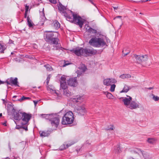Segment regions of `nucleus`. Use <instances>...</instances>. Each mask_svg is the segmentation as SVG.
Segmentation results:
<instances>
[{
    "label": "nucleus",
    "instance_id": "1",
    "mask_svg": "<svg viewBox=\"0 0 159 159\" xmlns=\"http://www.w3.org/2000/svg\"><path fill=\"white\" fill-rule=\"evenodd\" d=\"M58 7L59 10L64 14V16L66 17L67 20L77 24L80 28L82 27L84 22V20L79 15L74 13L72 11H70V12L72 14L73 17V18H72L66 13V8L61 3H59L58 5Z\"/></svg>",
    "mask_w": 159,
    "mask_h": 159
},
{
    "label": "nucleus",
    "instance_id": "2",
    "mask_svg": "<svg viewBox=\"0 0 159 159\" xmlns=\"http://www.w3.org/2000/svg\"><path fill=\"white\" fill-rule=\"evenodd\" d=\"M70 52L72 53H74L78 56L82 55L85 57H88L92 55L95 54L97 52V51L93 48H84L79 47L70 50Z\"/></svg>",
    "mask_w": 159,
    "mask_h": 159
},
{
    "label": "nucleus",
    "instance_id": "3",
    "mask_svg": "<svg viewBox=\"0 0 159 159\" xmlns=\"http://www.w3.org/2000/svg\"><path fill=\"white\" fill-rule=\"evenodd\" d=\"M90 45L94 47L100 48L104 46L106 43L102 38L93 37L89 41Z\"/></svg>",
    "mask_w": 159,
    "mask_h": 159
},
{
    "label": "nucleus",
    "instance_id": "4",
    "mask_svg": "<svg viewBox=\"0 0 159 159\" xmlns=\"http://www.w3.org/2000/svg\"><path fill=\"white\" fill-rule=\"evenodd\" d=\"M60 120H53L51 121V123L52 126H54L53 129L50 128L47 130L40 131H39L40 136L42 137H44L49 136L53 132L56 130L59 123Z\"/></svg>",
    "mask_w": 159,
    "mask_h": 159
},
{
    "label": "nucleus",
    "instance_id": "5",
    "mask_svg": "<svg viewBox=\"0 0 159 159\" xmlns=\"http://www.w3.org/2000/svg\"><path fill=\"white\" fill-rule=\"evenodd\" d=\"M134 57L136 59L137 62L141 64L143 62L146 61L148 59V56L147 55H138L134 54Z\"/></svg>",
    "mask_w": 159,
    "mask_h": 159
},
{
    "label": "nucleus",
    "instance_id": "6",
    "mask_svg": "<svg viewBox=\"0 0 159 159\" xmlns=\"http://www.w3.org/2000/svg\"><path fill=\"white\" fill-rule=\"evenodd\" d=\"M59 41V40L58 39L55 38H53L51 39V40L48 42L51 44H54V48L53 49H54L57 50L61 48V45L60 44L58 43Z\"/></svg>",
    "mask_w": 159,
    "mask_h": 159
},
{
    "label": "nucleus",
    "instance_id": "7",
    "mask_svg": "<svg viewBox=\"0 0 159 159\" xmlns=\"http://www.w3.org/2000/svg\"><path fill=\"white\" fill-rule=\"evenodd\" d=\"M17 80L18 79L17 78H14L12 77H11L7 80L6 82L8 84L19 86Z\"/></svg>",
    "mask_w": 159,
    "mask_h": 159
},
{
    "label": "nucleus",
    "instance_id": "8",
    "mask_svg": "<svg viewBox=\"0 0 159 159\" xmlns=\"http://www.w3.org/2000/svg\"><path fill=\"white\" fill-rule=\"evenodd\" d=\"M76 111L80 115H84L86 112V110L84 105L78 106L76 108Z\"/></svg>",
    "mask_w": 159,
    "mask_h": 159
},
{
    "label": "nucleus",
    "instance_id": "9",
    "mask_svg": "<svg viewBox=\"0 0 159 159\" xmlns=\"http://www.w3.org/2000/svg\"><path fill=\"white\" fill-rule=\"evenodd\" d=\"M8 107L11 109V113L12 114V116L14 117L15 119H18L19 116V113L16 111L15 109L14 108L13 105L12 104H9Z\"/></svg>",
    "mask_w": 159,
    "mask_h": 159
},
{
    "label": "nucleus",
    "instance_id": "10",
    "mask_svg": "<svg viewBox=\"0 0 159 159\" xmlns=\"http://www.w3.org/2000/svg\"><path fill=\"white\" fill-rule=\"evenodd\" d=\"M117 82V81L114 79L107 78L104 80L103 83L104 85L107 86L111 85V84L116 83Z\"/></svg>",
    "mask_w": 159,
    "mask_h": 159
},
{
    "label": "nucleus",
    "instance_id": "11",
    "mask_svg": "<svg viewBox=\"0 0 159 159\" xmlns=\"http://www.w3.org/2000/svg\"><path fill=\"white\" fill-rule=\"evenodd\" d=\"M66 78L64 76H61L60 80L61 88L63 90H66L67 88V86L66 82Z\"/></svg>",
    "mask_w": 159,
    "mask_h": 159
},
{
    "label": "nucleus",
    "instance_id": "12",
    "mask_svg": "<svg viewBox=\"0 0 159 159\" xmlns=\"http://www.w3.org/2000/svg\"><path fill=\"white\" fill-rule=\"evenodd\" d=\"M63 111H61L57 113L51 114V116L53 117L55 119H59L62 118V119H64V113H62Z\"/></svg>",
    "mask_w": 159,
    "mask_h": 159
},
{
    "label": "nucleus",
    "instance_id": "13",
    "mask_svg": "<svg viewBox=\"0 0 159 159\" xmlns=\"http://www.w3.org/2000/svg\"><path fill=\"white\" fill-rule=\"evenodd\" d=\"M64 119H74L75 118L73 112L71 111H69L66 113H64Z\"/></svg>",
    "mask_w": 159,
    "mask_h": 159
},
{
    "label": "nucleus",
    "instance_id": "14",
    "mask_svg": "<svg viewBox=\"0 0 159 159\" xmlns=\"http://www.w3.org/2000/svg\"><path fill=\"white\" fill-rule=\"evenodd\" d=\"M45 32L48 33L45 34L46 37L45 39L46 41L48 42L51 39L53 38V37L54 36V34L52 33V31H46Z\"/></svg>",
    "mask_w": 159,
    "mask_h": 159
},
{
    "label": "nucleus",
    "instance_id": "15",
    "mask_svg": "<svg viewBox=\"0 0 159 159\" xmlns=\"http://www.w3.org/2000/svg\"><path fill=\"white\" fill-rule=\"evenodd\" d=\"M67 83L70 86H76L77 85L76 77L70 79Z\"/></svg>",
    "mask_w": 159,
    "mask_h": 159
},
{
    "label": "nucleus",
    "instance_id": "16",
    "mask_svg": "<svg viewBox=\"0 0 159 159\" xmlns=\"http://www.w3.org/2000/svg\"><path fill=\"white\" fill-rule=\"evenodd\" d=\"M139 107V103L136 102L135 101H131L128 108L131 109H133L138 108Z\"/></svg>",
    "mask_w": 159,
    "mask_h": 159
},
{
    "label": "nucleus",
    "instance_id": "17",
    "mask_svg": "<svg viewBox=\"0 0 159 159\" xmlns=\"http://www.w3.org/2000/svg\"><path fill=\"white\" fill-rule=\"evenodd\" d=\"M127 96L128 97V98H123V101L124 102L125 105V106L126 107H128L132 100V98L131 97L127 95Z\"/></svg>",
    "mask_w": 159,
    "mask_h": 159
},
{
    "label": "nucleus",
    "instance_id": "18",
    "mask_svg": "<svg viewBox=\"0 0 159 159\" xmlns=\"http://www.w3.org/2000/svg\"><path fill=\"white\" fill-rule=\"evenodd\" d=\"M18 120V122L19 123L21 126L23 127H26L28 128V122L29 120Z\"/></svg>",
    "mask_w": 159,
    "mask_h": 159
},
{
    "label": "nucleus",
    "instance_id": "19",
    "mask_svg": "<svg viewBox=\"0 0 159 159\" xmlns=\"http://www.w3.org/2000/svg\"><path fill=\"white\" fill-rule=\"evenodd\" d=\"M19 113L20 114H21L22 116L24 117V118L22 119H30L32 115L30 114L21 112Z\"/></svg>",
    "mask_w": 159,
    "mask_h": 159
},
{
    "label": "nucleus",
    "instance_id": "20",
    "mask_svg": "<svg viewBox=\"0 0 159 159\" xmlns=\"http://www.w3.org/2000/svg\"><path fill=\"white\" fill-rule=\"evenodd\" d=\"M15 122L16 124V128L17 129H23L25 130V131H27L28 130V128L25 127H23L22 126H21L20 124L19 123H18V120H16V121H14Z\"/></svg>",
    "mask_w": 159,
    "mask_h": 159
},
{
    "label": "nucleus",
    "instance_id": "21",
    "mask_svg": "<svg viewBox=\"0 0 159 159\" xmlns=\"http://www.w3.org/2000/svg\"><path fill=\"white\" fill-rule=\"evenodd\" d=\"M87 68L84 65H82L80 67V70H77V71L78 74V76L79 75H80L83 72H84L86 70Z\"/></svg>",
    "mask_w": 159,
    "mask_h": 159
},
{
    "label": "nucleus",
    "instance_id": "22",
    "mask_svg": "<svg viewBox=\"0 0 159 159\" xmlns=\"http://www.w3.org/2000/svg\"><path fill=\"white\" fill-rule=\"evenodd\" d=\"M52 26L56 29L59 28L60 26V24L57 20L54 21L52 23Z\"/></svg>",
    "mask_w": 159,
    "mask_h": 159
},
{
    "label": "nucleus",
    "instance_id": "23",
    "mask_svg": "<svg viewBox=\"0 0 159 159\" xmlns=\"http://www.w3.org/2000/svg\"><path fill=\"white\" fill-rule=\"evenodd\" d=\"M74 120H62L61 123L62 125L70 124L73 123Z\"/></svg>",
    "mask_w": 159,
    "mask_h": 159
},
{
    "label": "nucleus",
    "instance_id": "24",
    "mask_svg": "<svg viewBox=\"0 0 159 159\" xmlns=\"http://www.w3.org/2000/svg\"><path fill=\"white\" fill-rule=\"evenodd\" d=\"M157 139L154 138H148L147 139V142L149 143L153 144L155 143Z\"/></svg>",
    "mask_w": 159,
    "mask_h": 159
},
{
    "label": "nucleus",
    "instance_id": "25",
    "mask_svg": "<svg viewBox=\"0 0 159 159\" xmlns=\"http://www.w3.org/2000/svg\"><path fill=\"white\" fill-rule=\"evenodd\" d=\"M129 89V87L127 85L125 84L124 85L123 89L120 91V93L123 92L127 93Z\"/></svg>",
    "mask_w": 159,
    "mask_h": 159
},
{
    "label": "nucleus",
    "instance_id": "26",
    "mask_svg": "<svg viewBox=\"0 0 159 159\" xmlns=\"http://www.w3.org/2000/svg\"><path fill=\"white\" fill-rule=\"evenodd\" d=\"M27 24L30 27H33L34 24L32 22L29 16L27 17Z\"/></svg>",
    "mask_w": 159,
    "mask_h": 159
},
{
    "label": "nucleus",
    "instance_id": "27",
    "mask_svg": "<svg viewBox=\"0 0 159 159\" xmlns=\"http://www.w3.org/2000/svg\"><path fill=\"white\" fill-rule=\"evenodd\" d=\"M87 31L88 32H89L92 34H96V35H98L97 31L96 30L93 29L91 27H89L88 30Z\"/></svg>",
    "mask_w": 159,
    "mask_h": 159
},
{
    "label": "nucleus",
    "instance_id": "28",
    "mask_svg": "<svg viewBox=\"0 0 159 159\" xmlns=\"http://www.w3.org/2000/svg\"><path fill=\"white\" fill-rule=\"evenodd\" d=\"M131 77V75L129 74H123L120 76V77L123 79L129 78Z\"/></svg>",
    "mask_w": 159,
    "mask_h": 159
},
{
    "label": "nucleus",
    "instance_id": "29",
    "mask_svg": "<svg viewBox=\"0 0 159 159\" xmlns=\"http://www.w3.org/2000/svg\"><path fill=\"white\" fill-rule=\"evenodd\" d=\"M39 116L41 117L42 118H45L46 119H47L48 118V116H51V114H38Z\"/></svg>",
    "mask_w": 159,
    "mask_h": 159
},
{
    "label": "nucleus",
    "instance_id": "30",
    "mask_svg": "<svg viewBox=\"0 0 159 159\" xmlns=\"http://www.w3.org/2000/svg\"><path fill=\"white\" fill-rule=\"evenodd\" d=\"M7 47L6 45H2L0 44V52L1 53H3L4 50Z\"/></svg>",
    "mask_w": 159,
    "mask_h": 159
},
{
    "label": "nucleus",
    "instance_id": "31",
    "mask_svg": "<svg viewBox=\"0 0 159 159\" xmlns=\"http://www.w3.org/2000/svg\"><path fill=\"white\" fill-rule=\"evenodd\" d=\"M44 66L46 68L47 71H51L52 70V67L49 64L44 65Z\"/></svg>",
    "mask_w": 159,
    "mask_h": 159
},
{
    "label": "nucleus",
    "instance_id": "32",
    "mask_svg": "<svg viewBox=\"0 0 159 159\" xmlns=\"http://www.w3.org/2000/svg\"><path fill=\"white\" fill-rule=\"evenodd\" d=\"M115 152L117 153L120 152L121 151V148L119 145H117L115 148Z\"/></svg>",
    "mask_w": 159,
    "mask_h": 159
},
{
    "label": "nucleus",
    "instance_id": "33",
    "mask_svg": "<svg viewBox=\"0 0 159 159\" xmlns=\"http://www.w3.org/2000/svg\"><path fill=\"white\" fill-rule=\"evenodd\" d=\"M130 52V50L127 49H123L122 51L123 54H124V56H125L129 54Z\"/></svg>",
    "mask_w": 159,
    "mask_h": 159
},
{
    "label": "nucleus",
    "instance_id": "34",
    "mask_svg": "<svg viewBox=\"0 0 159 159\" xmlns=\"http://www.w3.org/2000/svg\"><path fill=\"white\" fill-rule=\"evenodd\" d=\"M105 94L106 95L107 97L109 99L112 98L113 96L111 93L109 92H105Z\"/></svg>",
    "mask_w": 159,
    "mask_h": 159
},
{
    "label": "nucleus",
    "instance_id": "35",
    "mask_svg": "<svg viewBox=\"0 0 159 159\" xmlns=\"http://www.w3.org/2000/svg\"><path fill=\"white\" fill-rule=\"evenodd\" d=\"M151 96H152V99L155 101H157L159 100V97L157 96H155L153 94H151Z\"/></svg>",
    "mask_w": 159,
    "mask_h": 159
},
{
    "label": "nucleus",
    "instance_id": "36",
    "mask_svg": "<svg viewBox=\"0 0 159 159\" xmlns=\"http://www.w3.org/2000/svg\"><path fill=\"white\" fill-rule=\"evenodd\" d=\"M74 144V143H71V144H66V146H65V145H63L64 146V148H61V147L60 148V149L61 150H62L64 149H66L67 148H68V147H69L71 145H73V144Z\"/></svg>",
    "mask_w": 159,
    "mask_h": 159
},
{
    "label": "nucleus",
    "instance_id": "37",
    "mask_svg": "<svg viewBox=\"0 0 159 159\" xmlns=\"http://www.w3.org/2000/svg\"><path fill=\"white\" fill-rule=\"evenodd\" d=\"M81 98L80 96H77L75 98H73V101L76 102H79V100H80Z\"/></svg>",
    "mask_w": 159,
    "mask_h": 159
},
{
    "label": "nucleus",
    "instance_id": "38",
    "mask_svg": "<svg viewBox=\"0 0 159 159\" xmlns=\"http://www.w3.org/2000/svg\"><path fill=\"white\" fill-rule=\"evenodd\" d=\"M115 129L114 126L113 125H110L107 127L106 129L107 130H113Z\"/></svg>",
    "mask_w": 159,
    "mask_h": 159
},
{
    "label": "nucleus",
    "instance_id": "39",
    "mask_svg": "<svg viewBox=\"0 0 159 159\" xmlns=\"http://www.w3.org/2000/svg\"><path fill=\"white\" fill-rule=\"evenodd\" d=\"M64 94L67 96H69L70 95V93H69V91L67 89L66 90H63Z\"/></svg>",
    "mask_w": 159,
    "mask_h": 159
},
{
    "label": "nucleus",
    "instance_id": "40",
    "mask_svg": "<svg viewBox=\"0 0 159 159\" xmlns=\"http://www.w3.org/2000/svg\"><path fill=\"white\" fill-rule=\"evenodd\" d=\"M116 87V85L115 84H113L111 85V87L110 90L111 92H113L115 91V88Z\"/></svg>",
    "mask_w": 159,
    "mask_h": 159
},
{
    "label": "nucleus",
    "instance_id": "41",
    "mask_svg": "<svg viewBox=\"0 0 159 159\" xmlns=\"http://www.w3.org/2000/svg\"><path fill=\"white\" fill-rule=\"evenodd\" d=\"M30 99V98L29 97H24V96H23V97H22V98H21L19 99L18 100L20 101H22L23 100L25 99Z\"/></svg>",
    "mask_w": 159,
    "mask_h": 159
},
{
    "label": "nucleus",
    "instance_id": "42",
    "mask_svg": "<svg viewBox=\"0 0 159 159\" xmlns=\"http://www.w3.org/2000/svg\"><path fill=\"white\" fill-rule=\"evenodd\" d=\"M42 14V15H41V18L43 19V21H44L45 19H46V17H45V14L44 13V11L42 12V13H41V14Z\"/></svg>",
    "mask_w": 159,
    "mask_h": 159
},
{
    "label": "nucleus",
    "instance_id": "43",
    "mask_svg": "<svg viewBox=\"0 0 159 159\" xmlns=\"http://www.w3.org/2000/svg\"><path fill=\"white\" fill-rule=\"evenodd\" d=\"M51 76L50 75H48V76L47 77V81H46V83L47 84H48V83H49V81L51 77Z\"/></svg>",
    "mask_w": 159,
    "mask_h": 159
},
{
    "label": "nucleus",
    "instance_id": "44",
    "mask_svg": "<svg viewBox=\"0 0 159 159\" xmlns=\"http://www.w3.org/2000/svg\"><path fill=\"white\" fill-rule=\"evenodd\" d=\"M51 3L53 4H56L57 3L56 0H48Z\"/></svg>",
    "mask_w": 159,
    "mask_h": 159
},
{
    "label": "nucleus",
    "instance_id": "45",
    "mask_svg": "<svg viewBox=\"0 0 159 159\" xmlns=\"http://www.w3.org/2000/svg\"><path fill=\"white\" fill-rule=\"evenodd\" d=\"M70 64V63H69L68 62H65L64 64L63 65V66L65 67L66 66H67Z\"/></svg>",
    "mask_w": 159,
    "mask_h": 159
},
{
    "label": "nucleus",
    "instance_id": "46",
    "mask_svg": "<svg viewBox=\"0 0 159 159\" xmlns=\"http://www.w3.org/2000/svg\"><path fill=\"white\" fill-rule=\"evenodd\" d=\"M29 8V6H27V5H26L25 6V11H26V12H28V11Z\"/></svg>",
    "mask_w": 159,
    "mask_h": 159
},
{
    "label": "nucleus",
    "instance_id": "47",
    "mask_svg": "<svg viewBox=\"0 0 159 159\" xmlns=\"http://www.w3.org/2000/svg\"><path fill=\"white\" fill-rule=\"evenodd\" d=\"M6 123H7V121H5V122H4L3 123H2V125H3L4 126H7Z\"/></svg>",
    "mask_w": 159,
    "mask_h": 159
},
{
    "label": "nucleus",
    "instance_id": "48",
    "mask_svg": "<svg viewBox=\"0 0 159 159\" xmlns=\"http://www.w3.org/2000/svg\"><path fill=\"white\" fill-rule=\"evenodd\" d=\"M33 102H34V103L35 106H36V104H37V103L38 102V101H34Z\"/></svg>",
    "mask_w": 159,
    "mask_h": 159
},
{
    "label": "nucleus",
    "instance_id": "49",
    "mask_svg": "<svg viewBox=\"0 0 159 159\" xmlns=\"http://www.w3.org/2000/svg\"><path fill=\"white\" fill-rule=\"evenodd\" d=\"M89 1L92 4L94 5V3L93 2V0H89Z\"/></svg>",
    "mask_w": 159,
    "mask_h": 159
},
{
    "label": "nucleus",
    "instance_id": "50",
    "mask_svg": "<svg viewBox=\"0 0 159 159\" xmlns=\"http://www.w3.org/2000/svg\"><path fill=\"white\" fill-rule=\"evenodd\" d=\"M151 0H141L142 2H146L148 1H150Z\"/></svg>",
    "mask_w": 159,
    "mask_h": 159
},
{
    "label": "nucleus",
    "instance_id": "51",
    "mask_svg": "<svg viewBox=\"0 0 159 159\" xmlns=\"http://www.w3.org/2000/svg\"><path fill=\"white\" fill-rule=\"evenodd\" d=\"M28 12L25 11V17L26 18L27 17V14Z\"/></svg>",
    "mask_w": 159,
    "mask_h": 159
},
{
    "label": "nucleus",
    "instance_id": "52",
    "mask_svg": "<svg viewBox=\"0 0 159 159\" xmlns=\"http://www.w3.org/2000/svg\"><path fill=\"white\" fill-rule=\"evenodd\" d=\"M147 89L149 90H151V89H153V87H149L148 88H147Z\"/></svg>",
    "mask_w": 159,
    "mask_h": 159
},
{
    "label": "nucleus",
    "instance_id": "53",
    "mask_svg": "<svg viewBox=\"0 0 159 159\" xmlns=\"http://www.w3.org/2000/svg\"><path fill=\"white\" fill-rule=\"evenodd\" d=\"M4 83V82H2V81H1V80H0V84H3Z\"/></svg>",
    "mask_w": 159,
    "mask_h": 159
},
{
    "label": "nucleus",
    "instance_id": "54",
    "mask_svg": "<svg viewBox=\"0 0 159 159\" xmlns=\"http://www.w3.org/2000/svg\"><path fill=\"white\" fill-rule=\"evenodd\" d=\"M113 8H114V9H115V10H116L118 8V7H113Z\"/></svg>",
    "mask_w": 159,
    "mask_h": 159
},
{
    "label": "nucleus",
    "instance_id": "55",
    "mask_svg": "<svg viewBox=\"0 0 159 159\" xmlns=\"http://www.w3.org/2000/svg\"><path fill=\"white\" fill-rule=\"evenodd\" d=\"M121 16H118L116 17V18H121Z\"/></svg>",
    "mask_w": 159,
    "mask_h": 159
},
{
    "label": "nucleus",
    "instance_id": "56",
    "mask_svg": "<svg viewBox=\"0 0 159 159\" xmlns=\"http://www.w3.org/2000/svg\"><path fill=\"white\" fill-rule=\"evenodd\" d=\"M2 116V113H0V118H1V117Z\"/></svg>",
    "mask_w": 159,
    "mask_h": 159
},
{
    "label": "nucleus",
    "instance_id": "57",
    "mask_svg": "<svg viewBox=\"0 0 159 159\" xmlns=\"http://www.w3.org/2000/svg\"><path fill=\"white\" fill-rule=\"evenodd\" d=\"M2 100L3 101V103H4L5 102V100L4 99H2Z\"/></svg>",
    "mask_w": 159,
    "mask_h": 159
},
{
    "label": "nucleus",
    "instance_id": "58",
    "mask_svg": "<svg viewBox=\"0 0 159 159\" xmlns=\"http://www.w3.org/2000/svg\"><path fill=\"white\" fill-rule=\"evenodd\" d=\"M10 159L9 158H8V157H7L6 158V159Z\"/></svg>",
    "mask_w": 159,
    "mask_h": 159
},
{
    "label": "nucleus",
    "instance_id": "59",
    "mask_svg": "<svg viewBox=\"0 0 159 159\" xmlns=\"http://www.w3.org/2000/svg\"><path fill=\"white\" fill-rule=\"evenodd\" d=\"M16 96H14L13 97V98H14V97H16Z\"/></svg>",
    "mask_w": 159,
    "mask_h": 159
},
{
    "label": "nucleus",
    "instance_id": "60",
    "mask_svg": "<svg viewBox=\"0 0 159 159\" xmlns=\"http://www.w3.org/2000/svg\"><path fill=\"white\" fill-rule=\"evenodd\" d=\"M140 14H142V13H140Z\"/></svg>",
    "mask_w": 159,
    "mask_h": 159
}]
</instances>
